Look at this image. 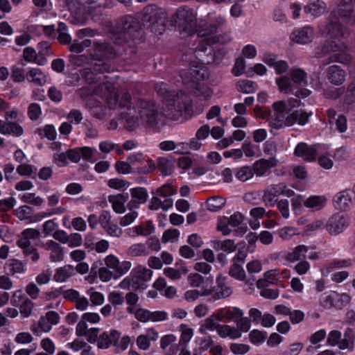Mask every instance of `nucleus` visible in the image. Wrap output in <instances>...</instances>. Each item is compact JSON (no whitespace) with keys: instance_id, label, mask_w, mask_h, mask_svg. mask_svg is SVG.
<instances>
[{"instance_id":"nucleus-33","label":"nucleus","mask_w":355,"mask_h":355,"mask_svg":"<svg viewBox=\"0 0 355 355\" xmlns=\"http://www.w3.org/2000/svg\"><path fill=\"white\" fill-rule=\"evenodd\" d=\"M26 78L28 81L37 86H42L46 82V76L43 73L42 70L38 68H33L29 70L26 74Z\"/></svg>"},{"instance_id":"nucleus-3","label":"nucleus","mask_w":355,"mask_h":355,"mask_svg":"<svg viewBox=\"0 0 355 355\" xmlns=\"http://www.w3.org/2000/svg\"><path fill=\"white\" fill-rule=\"evenodd\" d=\"M184 86L189 92L201 100H207L212 96V90L206 85L200 83L209 76V71L205 66L191 65L188 69L180 72Z\"/></svg>"},{"instance_id":"nucleus-45","label":"nucleus","mask_w":355,"mask_h":355,"mask_svg":"<svg viewBox=\"0 0 355 355\" xmlns=\"http://www.w3.org/2000/svg\"><path fill=\"white\" fill-rule=\"evenodd\" d=\"M354 331L347 328L344 334V338L339 343V348L340 349H352L354 347Z\"/></svg>"},{"instance_id":"nucleus-38","label":"nucleus","mask_w":355,"mask_h":355,"mask_svg":"<svg viewBox=\"0 0 355 355\" xmlns=\"http://www.w3.org/2000/svg\"><path fill=\"white\" fill-rule=\"evenodd\" d=\"M213 248L216 250H223L227 253H232L236 249V245L234 240L226 239L224 241H215L213 242Z\"/></svg>"},{"instance_id":"nucleus-51","label":"nucleus","mask_w":355,"mask_h":355,"mask_svg":"<svg viewBox=\"0 0 355 355\" xmlns=\"http://www.w3.org/2000/svg\"><path fill=\"white\" fill-rule=\"evenodd\" d=\"M243 314V311L238 307H225V315L227 320L236 322Z\"/></svg>"},{"instance_id":"nucleus-62","label":"nucleus","mask_w":355,"mask_h":355,"mask_svg":"<svg viewBox=\"0 0 355 355\" xmlns=\"http://www.w3.org/2000/svg\"><path fill=\"white\" fill-rule=\"evenodd\" d=\"M232 36L230 32H225L219 35H214L208 37V41L211 44H227L232 40Z\"/></svg>"},{"instance_id":"nucleus-1","label":"nucleus","mask_w":355,"mask_h":355,"mask_svg":"<svg viewBox=\"0 0 355 355\" xmlns=\"http://www.w3.org/2000/svg\"><path fill=\"white\" fill-rule=\"evenodd\" d=\"M336 7L332 11L335 20H331L326 25L327 33L332 37H348L350 31L338 19L349 25L355 24V10L352 0H335Z\"/></svg>"},{"instance_id":"nucleus-19","label":"nucleus","mask_w":355,"mask_h":355,"mask_svg":"<svg viewBox=\"0 0 355 355\" xmlns=\"http://www.w3.org/2000/svg\"><path fill=\"white\" fill-rule=\"evenodd\" d=\"M44 248L49 252V259L52 262H59L64 259V248L53 240L47 241L44 244Z\"/></svg>"},{"instance_id":"nucleus-42","label":"nucleus","mask_w":355,"mask_h":355,"mask_svg":"<svg viewBox=\"0 0 355 355\" xmlns=\"http://www.w3.org/2000/svg\"><path fill=\"white\" fill-rule=\"evenodd\" d=\"M21 201L26 204H29L35 207H41L44 203V199L35 193H25L19 196Z\"/></svg>"},{"instance_id":"nucleus-13","label":"nucleus","mask_w":355,"mask_h":355,"mask_svg":"<svg viewBox=\"0 0 355 355\" xmlns=\"http://www.w3.org/2000/svg\"><path fill=\"white\" fill-rule=\"evenodd\" d=\"M67 6L71 13L69 22L74 25H83L87 20V13L84 4L78 0H69Z\"/></svg>"},{"instance_id":"nucleus-48","label":"nucleus","mask_w":355,"mask_h":355,"mask_svg":"<svg viewBox=\"0 0 355 355\" xmlns=\"http://www.w3.org/2000/svg\"><path fill=\"white\" fill-rule=\"evenodd\" d=\"M237 90L245 94H252L257 90L255 83L250 80H241L237 83Z\"/></svg>"},{"instance_id":"nucleus-17","label":"nucleus","mask_w":355,"mask_h":355,"mask_svg":"<svg viewBox=\"0 0 355 355\" xmlns=\"http://www.w3.org/2000/svg\"><path fill=\"white\" fill-rule=\"evenodd\" d=\"M314 36V29L306 26L294 29L290 35V40L297 44H307L313 41Z\"/></svg>"},{"instance_id":"nucleus-64","label":"nucleus","mask_w":355,"mask_h":355,"mask_svg":"<svg viewBox=\"0 0 355 355\" xmlns=\"http://www.w3.org/2000/svg\"><path fill=\"white\" fill-rule=\"evenodd\" d=\"M286 188V185L285 183L279 182L278 184H273L268 186L266 190L269 191L272 195L278 197L284 193Z\"/></svg>"},{"instance_id":"nucleus-60","label":"nucleus","mask_w":355,"mask_h":355,"mask_svg":"<svg viewBox=\"0 0 355 355\" xmlns=\"http://www.w3.org/2000/svg\"><path fill=\"white\" fill-rule=\"evenodd\" d=\"M180 236V232L177 229H169L166 230L162 237V243L175 242Z\"/></svg>"},{"instance_id":"nucleus-57","label":"nucleus","mask_w":355,"mask_h":355,"mask_svg":"<svg viewBox=\"0 0 355 355\" xmlns=\"http://www.w3.org/2000/svg\"><path fill=\"white\" fill-rule=\"evenodd\" d=\"M37 132L39 135L44 136L49 140L55 139L57 135L55 128L52 125H46L43 129H37Z\"/></svg>"},{"instance_id":"nucleus-28","label":"nucleus","mask_w":355,"mask_h":355,"mask_svg":"<svg viewBox=\"0 0 355 355\" xmlns=\"http://www.w3.org/2000/svg\"><path fill=\"white\" fill-rule=\"evenodd\" d=\"M325 3L320 0H314L304 7V11L313 17H316L324 12Z\"/></svg>"},{"instance_id":"nucleus-54","label":"nucleus","mask_w":355,"mask_h":355,"mask_svg":"<svg viewBox=\"0 0 355 355\" xmlns=\"http://www.w3.org/2000/svg\"><path fill=\"white\" fill-rule=\"evenodd\" d=\"M138 99L135 100L133 105L134 107H131V105L132 104V97L130 94L128 92L124 93L121 99L119 100V107L121 108H127L128 112L134 111L137 107V101Z\"/></svg>"},{"instance_id":"nucleus-10","label":"nucleus","mask_w":355,"mask_h":355,"mask_svg":"<svg viewBox=\"0 0 355 355\" xmlns=\"http://www.w3.org/2000/svg\"><path fill=\"white\" fill-rule=\"evenodd\" d=\"M174 20L179 27L189 35L193 32L197 26L195 11L186 6H181L176 10Z\"/></svg>"},{"instance_id":"nucleus-34","label":"nucleus","mask_w":355,"mask_h":355,"mask_svg":"<svg viewBox=\"0 0 355 355\" xmlns=\"http://www.w3.org/2000/svg\"><path fill=\"white\" fill-rule=\"evenodd\" d=\"M221 338H230L232 340L240 338L241 334L239 331V329L227 324H222L218 329V333Z\"/></svg>"},{"instance_id":"nucleus-49","label":"nucleus","mask_w":355,"mask_h":355,"mask_svg":"<svg viewBox=\"0 0 355 355\" xmlns=\"http://www.w3.org/2000/svg\"><path fill=\"white\" fill-rule=\"evenodd\" d=\"M40 236V232L37 230L28 228L22 231L20 239L17 241V243L21 242H26V243H31V239H37Z\"/></svg>"},{"instance_id":"nucleus-12","label":"nucleus","mask_w":355,"mask_h":355,"mask_svg":"<svg viewBox=\"0 0 355 355\" xmlns=\"http://www.w3.org/2000/svg\"><path fill=\"white\" fill-rule=\"evenodd\" d=\"M276 83L281 92L285 94L291 93L297 98H305L311 93V92L306 88H298L297 87H294L291 79L286 76H282L279 78H277Z\"/></svg>"},{"instance_id":"nucleus-14","label":"nucleus","mask_w":355,"mask_h":355,"mask_svg":"<svg viewBox=\"0 0 355 355\" xmlns=\"http://www.w3.org/2000/svg\"><path fill=\"white\" fill-rule=\"evenodd\" d=\"M153 272L141 266H139L134 268L130 275L133 279V289L144 290L147 287L146 282H148L152 277Z\"/></svg>"},{"instance_id":"nucleus-41","label":"nucleus","mask_w":355,"mask_h":355,"mask_svg":"<svg viewBox=\"0 0 355 355\" xmlns=\"http://www.w3.org/2000/svg\"><path fill=\"white\" fill-rule=\"evenodd\" d=\"M128 254L132 257H143L150 254L148 247L144 243H136L132 245L128 249Z\"/></svg>"},{"instance_id":"nucleus-43","label":"nucleus","mask_w":355,"mask_h":355,"mask_svg":"<svg viewBox=\"0 0 355 355\" xmlns=\"http://www.w3.org/2000/svg\"><path fill=\"white\" fill-rule=\"evenodd\" d=\"M225 201V199L220 196L211 197L207 200V209L213 212L218 211L224 207Z\"/></svg>"},{"instance_id":"nucleus-31","label":"nucleus","mask_w":355,"mask_h":355,"mask_svg":"<svg viewBox=\"0 0 355 355\" xmlns=\"http://www.w3.org/2000/svg\"><path fill=\"white\" fill-rule=\"evenodd\" d=\"M196 30L199 37H207L217 33L215 26L208 19L207 21H200Z\"/></svg>"},{"instance_id":"nucleus-7","label":"nucleus","mask_w":355,"mask_h":355,"mask_svg":"<svg viewBox=\"0 0 355 355\" xmlns=\"http://www.w3.org/2000/svg\"><path fill=\"white\" fill-rule=\"evenodd\" d=\"M137 107L142 124L157 130L164 125V114L154 102L138 99Z\"/></svg>"},{"instance_id":"nucleus-56","label":"nucleus","mask_w":355,"mask_h":355,"mask_svg":"<svg viewBox=\"0 0 355 355\" xmlns=\"http://www.w3.org/2000/svg\"><path fill=\"white\" fill-rule=\"evenodd\" d=\"M130 183L121 178H112L108 180L109 187L117 190H124L129 187Z\"/></svg>"},{"instance_id":"nucleus-9","label":"nucleus","mask_w":355,"mask_h":355,"mask_svg":"<svg viewBox=\"0 0 355 355\" xmlns=\"http://www.w3.org/2000/svg\"><path fill=\"white\" fill-rule=\"evenodd\" d=\"M336 38L331 36V40L326 41L320 49H318L315 51V57L321 58L326 54L338 51V53L334 54L335 62L347 64L351 62L352 58L349 54L343 52L346 49V45L343 42L336 41Z\"/></svg>"},{"instance_id":"nucleus-35","label":"nucleus","mask_w":355,"mask_h":355,"mask_svg":"<svg viewBox=\"0 0 355 355\" xmlns=\"http://www.w3.org/2000/svg\"><path fill=\"white\" fill-rule=\"evenodd\" d=\"M17 245L21 249L23 254L25 257H30L33 262H37L40 259V254L36 248L31 243H26V242H21Z\"/></svg>"},{"instance_id":"nucleus-4","label":"nucleus","mask_w":355,"mask_h":355,"mask_svg":"<svg viewBox=\"0 0 355 355\" xmlns=\"http://www.w3.org/2000/svg\"><path fill=\"white\" fill-rule=\"evenodd\" d=\"M272 108L275 113L269 121L271 128L280 129L296 123L304 125L309 121L310 114L302 110H295L288 115V112L284 101L275 102Z\"/></svg>"},{"instance_id":"nucleus-8","label":"nucleus","mask_w":355,"mask_h":355,"mask_svg":"<svg viewBox=\"0 0 355 355\" xmlns=\"http://www.w3.org/2000/svg\"><path fill=\"white\" fill-rule=\"evenodd\" d=\"M78 95L83 99L87 98L93 95L99 96L105 98L107 106L112 109L115 107L119 101L118 95L115 91L114 85L110 82L103 83L95 87H81L78 89Z\"/></svg>"},{"instance_id":"nucleus-36","label":"nucleus","mask_w":355,"mask_h":355,"mask_svg":"<svg viewBox=\"0 0 355 355\" xmlns=\"http://www.w3.org/2000/svg\"><path fill=\"white\" fill-rule=\"evenodd\" d=\"M289 75L294 83L303 86L307 85V74L303 69L293 68L290 70Z\"/></svg>"},{"instance_id":"nucleus-40","label":"nucleus","mask_w":355,"mask_h":355,"mask_svg":"<svg viewBox=\"0 0 355 355\" xmlns=\"http://www.w3.org/2000/svg\"><path fill=\"white\" fill-rule=\"evenodd\" d=\"M176 268H166L164 269V274L168 278L175 280L181 278L182 275H186L188 272L187 268L184 266L175 265Z\"/></svg>"},{"instance_id":"nucleus-61","label":"nucleus","mask_w":355,"mask_h":355,"mask_svg":"<svg viewBox=\"0 0 355 355\" xmlns=\"http://www.w3.org/2000/svg\"><path fill=\"white\" fill-rule=\"evenodd\" d=\"M207 19H209L211 23L215 26L216 31L223 28L227 24V20L224 16L220 15L212 16L210 13L207 15Z\"/></svg>"},{"instance_id":"nucleus-6","label":"nucleus","mask_w":355,"mask_h":355,"mask_svg":"<svg viewBox=\"0 0 355 355\" xmlns=\"http://www.w3.org/2000/svg\"><path fill=\"white\" fill-rule=\"evenodd\" d=\"M141 13L144 27L156 35H162L165 31L167 16L164 9L155 5H148Z\"/></svg>"},{"instance_id":"nucleus-47","label":"nucleus","mask_w":355,"mask_h":355,"mask_svg":"<svg viewBox=\"0 0 355 355\" xmlns=\"http://www.w3.org/2000/svg\"><path fill=\"white\" fill-rule=\"evenodd\" d=\"M254 175V171L251 166H243L238 170L235 176L240 181L246 182L250 180Z\"/></svg>"},{"instance_id":"nucleus-53","label":"nucleus","mask_w":355,"mask_h":355,"mask_svg":"<svg viewBox=\"0 0 355 355\" xmlns=\"http://www.w3.org/2000/svg\"><path fill=\"white\" fill-rule=\"evenodd\" d=\"M221 326L222 324H218V322L211 315L205 320L203 324L200 328V331L202 334H205V332L203 329L205 328L210 331L216 330L217 333H218V329Z\"/></svg>"},{"instance_id":"nucleus-2","label":"nucleus","mask_w":355,"mask_h":355,"mask_svg":"<svg viewBox=\"0 0 355 355\" xmlns=\"http://www.w3.org/2000/svg\"><path fill=\"white\" fill-rule=\"evenodd\" d=\"M108 37L116 44L123 45L130 42L143 40L144 32L139 22L131 15H126L117 21L108 32Z\"/></svg>"},{"instance_id":"nucleus-32","label":"nucleus","mask_w":355,"mask_h":355,"mask_svg":"<svg viewBox=\"0 0 355 355\" xmlns=\"http://www.w3.org/2000/svg\"><path fill=\"white\" fill-rule=\"evenodd\" d=\"M327 202V199L322 196H313L308 198L304 202L305 207L310 208L315 211H318L322 209Z\"/></svg>"},{"instance_id":"nucleus-20","label":"nucleus","mask_w":355,"mask_h":355,"mask_svg":"<svg viewBox=\"0 0 355 355\" xmlns=\"http://www.w3.org/2000/svg\"><path fill=\"white\" fill-rule=\"evenodd\" d=\"M294 155L297 157H302L304 161L313 162L315 160L317 157V150L313 146L301 142L296 146Z\"/></svg>"},{"instance_id":"nucleus-59","label":"nucleus","mask_w":355,"mask_h":355,"mask_svg":"<svg viewBox=\"0 0 355 355\" xmlns=\"http://www.w3.org/2000/svg\"><path fill=\"white\" fill-rule=\"evenodd\" d=\"M34 304L28 297L24 299L22 304L19 306L20 313L24 318H28L32 313Z\"/></svg>"},{"instance_id":"nucleus-18","label":"nucleus","mask_w":355,"mask_h":355,"mask_svg":"<svg viewBox=\"0 0 355 355\" xmlns=\"http://www.w3.org/2000/svg\"><path fill=\"white\" fill-rule=\"evenodd\" d=\"M225 279L226 277L221 274L216 277V285L214 286V301L228 297L232 295V288Z\"/></svg>"},{"instance_id":"nucleus-24","label":"nucleus","mask_w":355,"mask_h":355,"mask_svg":"<svg viewBox=\"0 0 355 355\" xmlns=\"http://www.w3.org/2000/svg\"><path fill=\"white\" fill-rule=\"evenodd\" d=\"M278 161L275 157H270L268 159H260L256 161L252 166L254 174L258 177L263 176L267 171L276 166Z\"/></svg>"},{"instance_id":"nucleus-22","label":"nucleus","mask_w":355,"mask_h":355,"mask_svg":"<svg viewBox=\"0 0 355 355\" xmlns=\"http://www.w3.org/2000/svg\"><path fill=\"white\" fill-rule=\"evenodd\" d=\"M119 338L120 334L116 330L105 331L99 336L97 346L100 349H107L110 345H116Z\"/></svg>"},{"instance_id":"nucleus-44","label":"nucleus","mask_w":355,"mask_h":355,"mask_svg":"<svg viewBox=\"0 0 355 355\" xmlns=\"http://www.w3.org/2000/svg\"><path fill=\"white\" fill-rule=\"evenodd\" d=\"M242 266L243 263L232 261L229 270V275L236 279L243 281L245 279V272Z\"/></svg>"},{"instance_id":"nucleus-11","label":"nucleus","mask_w":355,"mask_h":355,"mask_svg":"<svg viewBox=\"0 0 355 355\" xmlns=\"http://www.w3.org/2000/svg\"><path fill=\"white\" fill-rule=\"evenodd\" d=\"M114 70V67L108 60L96 59L89 67L85 69V75L87 80L91 83L98 81L97 74L110 73Z\"/></svg>"},{"instance_id":"nucleus-52","label":"nucleus","mask_w":355,"mask_h":355,"mask_svg":"<svg viewBox=\"0 0 355 355\" xmlns=\"http://www.w3.org/2000/svg\"><path fill=\"white\" fill-rule=\"evenodd\" d=\"M109 202L112 204L114 211L117 214H123L125 211L124 202H123L122 197L114 196V195L108 197Z\"/></svg>"},{"instance_id":"nucleus-26","label":"nucleus","mask_w":355,"mask_h":355,"mask_svg":"<svg viewBox=\"0 0 355 355\" xmlns=\"http://www.w3.org/2000/svg\"><path fill=\"white\" fill-rule=\"evenodd\" d=\"M94 55L97 59L107 60L116 55V51L113 46L108 43H98L96 45Z\"/></svg>"},{"instance_id":"nucleus-50","label":"nucleus","mask_w":355,"mask_h":355,"mask_svg":"<svg viewBox=\"0 0 355 355\" xmlns=\"http://www.w3.org/2000/svg\"><path fill=\"white\" fill-rule=\"evenodd\" d=\"M132 111L126 113H122L121 115L125 119L124 128L128 131H133L139 126V119L135 116H130Z\"/></svg>"},{"instance_id":"nucleus-63","label":"nucleus","mask_w":355,"mask_h":355,"mask_svg":"<svg viewBox=\"0 0 355 355\" xmlns=\"http://www.w3.org/2000/svg\"><path fill=\"white\" fill-rule=\"evenodd\" d=\"M42 114L41 107L39 104L33 103L28 107V116L32 121L39 119Z\"/></svg>"},{"instance_id":"nucleus-58","label":"nucleus","mask_w":355,"mask_h":355,"mask_svg":"<svg viewBox=\"0 0 355 355\" xmlns=\"http://www.w3.org/2000/svg\"><path fill=\"white\" fill-rule=\"evenodd\" d=\"M33 214V209L31 207L28 205L20 206L16 210L17 217L20 220H24L28 219Z\"/></svg>"},{"instance_id":"nucleus-39","label":"nucleus","mask_w":355,"mask_h":355,"mask_svg":"<svg viewBox=\"0 0 355 355\" xmlns=\"http://www.w3.org/2000/svg\"><path fill=\"white\" fill-rule=\"evenodd\" d=\"M157 168L162 175L167 176L172 174L173 171V162L166 157H159L157 159Z\"/></svg>"},{"instance_id":"nucleus-55","label":"nucleus","mask_w":355,"mask_h":355,"mask_svg":"<svg viewBox=\"0 0 355 355\" xmlns=\"http://www.w3.org/2000/svg\"><path fill=\"white\" fill-rule=\"evenodd\" d=\"M267 337V333L257 329L251 331L249 334L250 341L254 345L262 343Z\"/></svg>"},{"instance_id":"nucleus-15","label":"nucleus","mask_w":355,"mask_h":355,"mask_svg":"<svg viewBox=\"0 0 355 355\" xmlns=\"http://www.w3.org/2000/svg\"><path fill=\"white\" fill-rule=\"evenodd\" d=\"M212 44L207 38L200 42L195 49L196 58L203 64H209L214 62V49Z\"/></svg>"},{"instance_id":"nucleus-46","label":"nucleus","mask_w":355,"mask_h":355,"mask_svg":"<svg viewBox=\"0 0 355 355\" xmlns=\"http://www.w3.org/2000/svg\"><path fill=\"white\" fill-rule=\"evenodd\" d=\"M23 128L15 122H6L3 135H12L15 137H20L23 135Z\"/></svg>"},{"instance_id":"nucleus-23","label":"nucleus","mask_w":355,"mask_h":355,"mask_svg":"<svg viewBox=\"0 0 355 355\" xmlns=\"http://www.w3.org/2000/svg\"><path fill=\"white\" fill-rule=\"evenodd\" d=\"M132 200L128 203V208L132 210L137 208L140 204L144 203L147 200L148 192L144 187H135L130 189Z\"/></svg>"},{"instance_id":"nucleus-5","label":"nucleus","mask_w":355,"mask_h":355,"mask_svg":"<svg viewBox=\"0 0 355 355\" xmlns=\"http://www.w3.org/2000/svg\"><path fill=\"white\" fill-rule=\"evenodd\" d=\"M166 101L168 115L173 120H178L182 115L189 116L192 112L191 97L182 91L179 92L165 91L163 94Z\"/></svg>"},{"instance_id":"nucleus-27","label":"nucleus","mask_w":355,"mask_h":355,"mask_svg":"<svg viewBox=\"0 0 355 355\" xmlns=\"http://www.w3.org/2000/svg\"><path fill=\"white\" fill-rule=\"evenodd\" d=\"M308 252V248L304 245L295 247L292 251L286 254L285 259L289 262H295L304 260Z\"/></svg>"},{"instance_id":"nucleus-37","label":"nucleus","mask_w":355,"mask_h":355,"mask_svg":"<svg viewBox=\"0 0 355 355\" xmlns=\"http://www.w3.org/2000/svg\"><path fill=\"white\" fill-rule=\"evenodd\" d=\"M6 268L8 273L12 275L17 273H23L26 270L25 264L16 259H9L6 263Z\"/></svg>"},{"instance_id":"nucleus-25","label":"nucleus","mask_w":355,"mask_h":355,"mask_svg":"<svg viewBox=\"0 0 355 355\" xmlns=\"http://www.w3.org/2000/svg\"><path fill=\"white\" fill-rule=\"evenodd\" d=\"M334 206L341 211L348 210L352 205V198L347 191H343L336 194L334 198Z\"/></svg>"},{"instance_id":"nucleus-21","label":"nucleus","mask_w":355,"mask_h":355,"mask_svg":"<svg viewBox=\"0 0 355 355\" xmlns=\"http://www.w3.org/2000/svg\"><path fill=\"white\" fill-rule=\"evenodd\" d=\"M345 71L338 65H331L327 69V78L334 85H341L345 81Z\"/></svg>"},{"instance_id":"nucleus-16","label":"nucleus","mask_w":355,"mask_h":355,"mask_svg":"<svg viewBox=\"0 0 355 355\" xmlns=\"http://www.w3.org/2000/svg\"><path fill=\"white\" fill-rule=\"evenodd\" d=\"M349 225V219L344 214H334L326 223V228L331 234H338Z\"/></svg>"},{"instance_id":"nucleus-29","label":"nucleus","mask_w":355,"mask_h":355,"mask_svg":"<svg viewBox=\"0 0 355 355\" xmlns=\"http://www.w3.org/2000/svg\"><path fill=\"white\" fill-rule=\"evenodd\" d=\"M86 107L88 108L92 115L98 119H103L106 115L105 108L103 106L102 103L90 99L86 103Z\"/></svg>"},{"instance_id":"nucleus-30","label":"nucleus","mask_w":355,"mask_h":355,"mask_svg":"<svg viewBox=\"0 0 355 355\" xmlns=\"http://www.w3.org/2000/svg\"><path fill=\"white\" fill-rule=\"evenodd\" d=\"M75 269L71 265H66L56 270L53 279L57 282H64L74 275Z\"/></svg>"}]
</instances>
